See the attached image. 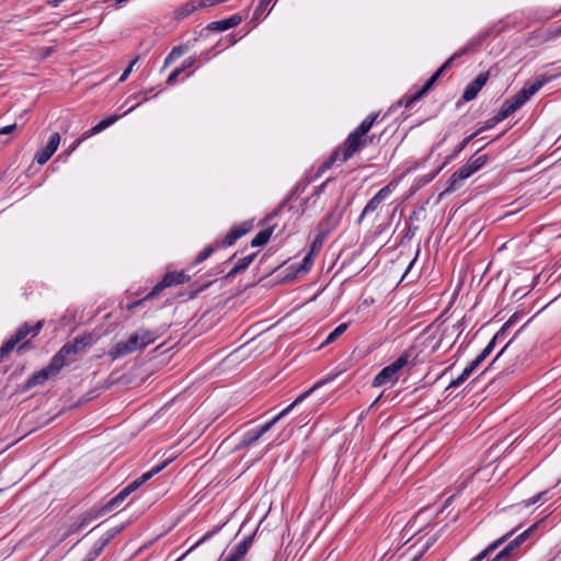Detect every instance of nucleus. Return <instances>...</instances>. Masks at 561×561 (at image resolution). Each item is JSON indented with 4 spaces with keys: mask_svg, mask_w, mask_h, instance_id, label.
Returning a JSON list of instances; mask_svg holds the SVG:
<instances>
[{
    "mask_svg": "<svg viewBox=\"0 0 561 561\" xmlns=\"http://www.w3.org/2000/svg\"><path fill=\"white\" fill-rule=\"evenodd\" d=\"M150 298H146V296L141 299H138V300H135V301H131L129 304H127L126 308L128 310H133L139 306H141L146 300H149Z\"/></svg>",
    "mask_w": 561,
    "mask_h": 561,
    "instance_id": "nucleus-47",
    "label": "nucleus"
},
{
    "mask_svg": "<svg viewBox=\"0 0 561 561\" xmlns=\"http://www.w3.org/2000/svg\"><path fill=\"white\" fill-rule=\"evenodd\" d=\"M474 137L477 136L474 134H471L463 138L462 141L456 147L453 154L448 158V160L457 157Z\"/></svg>",
    "mask_w": 561,
    "mask_h": 561,
    "instance_id": "nucleus-39",
    "label": "nucleus"
},
{
    "mask_svg": "<svg viewBox=\"0 0 561 561\" xmlns=\"http://www.w3.org/2000/svg\"><path fill=\"white\" fill-rule=\"evenodd\" d=\"M399 375H396L389 366L382 368L374 378L373 385L380 387L386 383H393L398 380Z\"/></svg>",
    "mask_w": 561,
    "mask_h": 561,
    "instance_id": "nucleus-26",
    "label": "nucleus"
},
{
    "mask_svg": "<svg viewBox=\"0 0 561 561\" xmlns=\"http://www.w3.org/2000/svg\"><path fill=\"white\" fill-rule=\"evenodd\" d=\"M416 357V353H415V350L414 347H410L408 348L407 351H404L399 358H397L393 363H391L390 365H388L390 367V369L396 374V375H399V371L408 366V365H411V366H414V363L413 360L415 359Z\"/></svg>",
    "mask_w": 561,
    "mask_h": 561,
    "instance_id": "nucleus-21",
    "label": "nucleus"
},
{
    "mask_svg": "<svg viewBox=\"0 0 561 561\" xmlns=\"http://www.w3.org/2000/svg\"><path fill=\"white\" fill-rule=\"evenodd\" d=\"M89 137V135L84 134L82 137L78 138L72 145L71 147L65 151L66 154H71V152L84 140Z\"/></svg>",
    "mask_w": 561,
    "mask_h": 561,
    "instance_id": "nucleus-45",
    "label": "nucleus"
},
{
    "mask_svg": "<svg viewBox=\"0 0 561 561\" xmlns=\"http://www.w3.org/2000/svg\"><path fill=\"white\" fill-rule=\"evenodd\" d=\"M16 129V124L8 125L0 128V135H8Z\"/></svg>",
    "mask_w": 561,
    "mask_h": 561,
    "instance_id": "nucleus-48",
    "label": "nucleus"
},
{
    "mask_svg": "<svg viewBox=\"0 0 561 561\" xmlns=\"http://www.w3.org/2000/svg\"><path fill=\"white\" fill-rule=\"evenodd\" d=\"M68 358H65V355L60 352V350L53 356L49 364L47 365L48 370H50L55 376L59 374L62 367L68 363Z\"/></svg>",
    "mask_w": 561,
    "mask_h": 561,
    "instance_id": "nucleus-27",
    "label": "nucleus"
},
{
    "mask_svg": "<svg viewBox=\"0 0 561 561\" xmlns=\"http://www.w3.org/2000/svg\"><path fill=\"white\" fill-rule=\"evenodd\" d=\"M321 386V382L316 383L312 388L309 390L302 392L300 396H298L293 403H290L286 409L280 411L276 416H274L270 422L265 423L264 425L257 426L255 428H251L243 434L241 445L242 446H250L257 442L266 432H268L280 419H283L285 415H287L295 405L302 402L309 394Z\"/></svg>",
    "mask_w": 561,
    "mask_h": 561,
    "instance_id": "nucleus-4",
    "label": "nucleus"
},
{
    "mask_svg": "<svg viewBox=\"0 0 561 561\" xmlns=\"http://www.w3.org/2000/svg\"><path fill=\"white\" fill-rule=\"evenodd\" d=\"M342 216H343V210L342 209H339V208H333L332 210H330L327 216L321 219V221L319 222V231H320V236L319 237H325L328 233H330L333 229H335L341 219H342Z\"/></svg>",
    "mask_w": 561,
    "mask_h": 561,
    "instance_id": "nucleus-16",
    "label": "nucleus"
},
{
    "mask_svg": "<svg viewBox=\"0 0 561 561\" xmlns=\"http://www.w3.org/2000/svg\"><path fill=\"white\" fill-rule=\"evenodd\" d=\"M60 144V135L59 133H53L49 136V139L44 148L38 150L34 157V161H36L38 164L43 165L45 164L51 156L56 152L58 149V146Z\"/></svg>",
    "mask_w": 561,
    "mask_h": 561,
    "instance_id": "nucleus-14",
    "label": "nucleus"
},
{
    "mask_svg": "<svg viewBox=\"0 0 561 561\" xmlns=\"http://www.w3.org/2000/svg\"><path fill=\"white\" fill-rule=\"evenodd\" d=\"M204 1L207 3V7L214 5L217 2H219V0H204Z\"/></svg>",
    "mask_w": 561,
    "mask_h": 561,
    "instance_id": "nucleus-52",
    "label": "nucleus"
},
{
    "mask_svg": "<svg viewBox=\"0 0 561 561\" xmlns=\"http://www.w3.org/2000/svg\"><path fill=\"white\" fill-rule=\"evenodd\" d=\"M519 317L520 316L517 312H515L514 314L511 316V318L505 322V324L501 328V330L494 335V336L500 335V339L497 341L502 340L506 329L508 327H512L513 324H515L518 321Z\"/></svg>",
    "mask_w": 561,
    "mask_h": 561,
    "instance_id": "nucleus-38",
    "label": "nucleus"
},
{
    "mask_svg": "<svg viewBox=\"0 0 561 561\" xmlns=\"http://www.w3.org/2000/svg\"><path fill=\"white\" fill-rule=\"evenodd\" d=\"M182 73V69L176 68L174 69L168 77L167 83L169 85H173L178 81V77Z\"/></svg>",
    "mask_w": 561,
    "mask_h": 561,
    "instance_id": "nucleus-42",
    "label": "nucleus"
},
{
    "mask_svg": "<svg viewBox=\"0 0 561 561\" xmlns=\"http://www.w3.org/2000/svg\"><path fill=\"white\" fill-rule=\"evenodd\" d=\"M348 328L347 323H341L337 325L324 340V342L321 344V346L328 345L333 343L335 340H337Z\"/></svg>",
    "mask_w": 561,
    "mask_h": 561,
    "instance_id": "nucleus-36",
    "label": "nucleus"
},
{
    "mask_svg": "<svg viewBox=\"0 0 561 561\" xmlns=\"http://www.w3.org/2000/svg\"><path fill=\"white\" fill-rule=\"evenodd\" d=\"M42 328L43 321H37L34 324L24 322L20 325L15 333L0 347V360H3L19 343L21 344L18 346V352L25 350L30 345V341H24V339L27 335L37 336Z\"/></svg>",
    "mask_w": 561,
    "mask_h": 561,
    "instance_id": "nucleus-6",
    "label": "nucleus"
},
{
    "mask_svg": "<svg viewBox=\"0 0 561 561\" xmlns=\"http://www.w3.org/2000/svg\"><path fill=\"white\" fill-rule=\"evenodd\" d=\"M140 348L136 333H133L126 341L117 342L108 352L114 359L124 357Z\"/></svg>",
    "mask_w": 561,
    "mask_h": 561,
    "instance_id": "nucleus-12",
    "label": "nucleus"
},
{
    "mask_svg": "<svg viewBox=\"0 0 561 561\" xmlns=\"http://www.w3.org/2000/svg\"><path fill=\"white\" fill-rule=\"evenodd\" d=\"M253 542V536H248L238 542L226 556H221L218 561H241L248 553Z\"/></svg>",
    "mask_w": 561,
    "mask_h": 561,
    "instance_id": "nucleus-15",
    "label": "nucleus"
},
{
    "mask_svg": "<svg viewBox=\"0 0 561 561\" xmlns=\"http://www.w3.org/2000/svg\"><path fill=\"white\" fill-rule=\"evenodd\" d=\"M561 36V25L554 28L534 31L528 35L527 43L535 46L537 43H547Z\"/></svg>",
    "mask_w": 561,
    "mask_h": 561,
    "instance_id": "nucleus-17",
    "label": "nucleus"
},
{
    "mask_svg": "<svg viewBox=\"0 0 561 561\" xmlns=\"http://www.w3.org/2000/svg\"><path fill=\"white\" fill-rule=\"evenodd\" d=\"M217 249H219V244L215 243L206 247L199 254L196 256L194 263L199 264L207 260Z\"/></svg>",
    "mask_w": 561,
    "mask_h": 561,
    "instance_id": "nucleus-37",
    "label": "nucleus"
},
{
    "mask_svg": "<svg viewBox=\"0 0 561 561\" xmlns=\"http://www.w3.org/2000/svg\"><path fill=\"white\" fill-rule=\"evenodd\" d=\"M278 210L270 214L266 218H265V221L266 222H270L276 215H277Z\"/></svg>",
    "mask_w": 561,
    "mask_h": 561,
    "instance_id": "nucleus-51",
    "label": "nucleus"
},
{
    "mask_svg": "<svg viewBox=\"0 0 561 561\" xmlns=\"http://www.w3.org/2000/svg\"><path fill=\"white\" fill-rule=\"evenodd\" d=\"M131 112V108H128L127 111H125V114H128Z\"/></svg>",
    "mask_w": 561,
    "mask_h": 561,
    "instance_id": "nucleus-56",
    "label": "nucleus"
},
{
    "mask_svg": "<svg viewBox=\"0 0 561 561\" xmlns=\"http://www.w3.org/2000/svg\"><path fill=\"white\" fill-rule=\"evenodd\" d=\"M545 493L546 492H539L536 495H534V496H531V497H529L527 500H524L523 501L524 506L525 507H529L530 505L536 504L538 501L541 500V497L543 496Z\"/></svg>",
    "mask_w": 561,
    "mask_h": 561,
    "instance_id": "nucleus-41",
    "label": "nucleus"
},
{
    "mask_svg": "<svg viewBox=\"0 0 561 561\" xmlns=\"http://www.w3.org/2000/svg\"><path fill=\"white\" fill-rule=\"evenodd\" d=\"M499 339L500 335L493 336L484 350L462 370V373L456 379L450 381L447 389L457 388L462 385L480 366V364L492 353Z\"/></svg>",
    "mask_w": 561,
    "mask_h": 561,
    "instance_id": "nucleus-8",
    "label": "nucleus"
},
{
    "mask_svg": "<svg viewBox=\"0 0 561 561\" xmlns=\"http://www.w3.org/2000/svg\"><path fill=\"white\" fill-rule=\"evenodd\" d=\"M515 529H512L511 531L506 533L499 539L492 541L485 549H483L479 554L473 557L470 561H482L486 557H489L493 551H495L501 545L506 542L508 538L515 533Z\"/></svg>",
    "mask_w": 561,
    "mask_h": 561,
    "instance_id": "nucleus-23",
    "label": "nucleus"
},
{
    "mask_svg": "<svg viewBox=\"0 0 561 561\" xmlns=\"http://www.w3.org/2000/svg\"><path fill=\"white\" fill-rule=\"evenodd\" d=\"M511 342H512V340H511V341H508V342L504 345V347H503V348L500 351V353L496 355V358H499V357H500V356L505 352V350L510 346Z\"/></svg>",
    "mask_w": 561,
    "mask_h": 561,
    "instance_id": "nucleus-50",
    "label": "nucleus"
},
{
    "mask_svg": "<svg viewBox=\"0 0 561 561\" xmlns=\"http://www.w3.org/2000/svg\"><path fill=\"white\" fill-rule=\"evenodd\" d=\"M254 257H255V254L253 253V254H249V255L238 260V262L231 268V271L228 273L227 276L231 277V276H234V275L245 271L249 267V265L253 262Z\"/></svg>",
    "mask_w": 561,
    "mask_h": 561,
    "instance_id": "nucleus-28",
    "label": "nucleus"
},
{
    "mask_svg": "<svg viewBox=\"0 0 561 561\" xmlns=\"http://www.w3.org/2000/svg\"><path fill=\"white\" fill-rule=\"evenodd\" d=\"M473 174V171L466 163L457 171H455L446 182V188L444 193H453L462 186V182L469 179Z\"/></svg>",
    "mask_w": 561,
    "mask_h": 561,
    "instance_id": "nucleus-13",
    "label": "nucleus"
},
{
    "mask_svg": "<svg viewBox=\"0 0 561 561\" xmlns=\"http://www.w3.org/2000/svg\"><path fill=\"white\" fill-rule=\"evenodd\" d=\"M102 515H104V513H101V508L98 511L91 510V511L85 512L78 518V522L70 525L66 535L68 536V535H71V534H75V533L81 530L82 528L88 526L92 520H94L95 518H98Z\"/></svg>",
    "mask_w": 561,
    "mask_h": 561,
    "instance_id": "nucleus-19",
    "label": "nucleus"
},
{
    "mask_svg": "<svg viewBox=\"0 0 561 561\" xmlns=\"http://www.w3.org/2000/svg\"><path fill=\"white\" fill-rule=\"evenodd\" d=\"M128 0H116V4L117 5H122L124 4L125 2H127Z\"/></svg>",
    "mask_w": 561,
    "mask_h": 561,
    "instance_id": "nucleus-54",
    "label": "nucleus"
},
{
    "mask_svg": "<svg viewBox=\"0 0 561 561\" xmlns=\"http://www.w3.org/2000/svg\"><path fill=\"white\" fill-rule=\"evenodd\" d=\"M313 265V255L312 251H309L302 261L296 266V273L297 274H306L308 273Z\"/></svg>",
    "mask_w": 561,
    "mask_h": 561,
    "instance_id": "nucleus-34",
    "label": "nucleus"
},
{
    "mask_svg": "<svg viewBox=\"0 0 561 561\" xmlns=\"http://www.w3.org/2000/svg\"><path fill=\"white\" fill-rule=\"evenodd\" d=\"M318 241H319V242H321V240H319V237L317 238V240H316V241L312 243V245H311V250H310V251H312V255H313V256H314V253H316V251H317V242H318Z\"/></svg>",
    "mask_w": 561,
    "mask_h": 561,
    "instance_id": "nucleus-49",
    "label": "nucleus"
},
{
    "mask_svg": "<svg viewBox=\"0 0 561 561\" xmlns=\"http://www.w3.org/2000/svg\"><path fill=\"white\" fill-rule=\"evenodd\" d=\"M55 375L48 370V367H44L43 369L34 373L25 382V388L31 389L33 387L44 385L50 377Z\"/></svg>",
    "mask_w": 561,
    "mask_h": 561,
    "instance_id": "nucleus-24",
    "label": "nucleus"
},
{
    "mask_svg": "<svg viewBox=\"0 0 561 561\" xmlns=\"http://www.w3.org/2000/svg\"><path fill=\"white\" fill-rule=\"evenodd\" d=\"M131 112V108H128L127 111H125V114H128Z\"/></svg>",
    "mask_w": 561,
    "mask_h": 561,
    "instance_id": "nucleus-57",
    "label": "nucleus"
},
{
    "mask_svg": "<svg viewBox=\"0 0 561 561\" xmlns=\"http://www.w3.org/2000/svg\"><path fill=\"white\" fill-rule=\"evenodd\" d=\"M398 186V181L392 180L387 185L381 187L365 205L360 215L357 218V224L360 225L364 218L370 214L378 211L381 208L382 203H385L391 194L396 191Z\"/></svg>",
    "mask_w": 561,
    "mask_h": 561,
    "instance_id": "nucleus-7",
    "label": "nucleus"
},
{
    "mask_svg": "<svg viewBox=\"0 0 561 561\" xmlns=\"http://www.w3.org/2000/svg\"><path fill=\"white\" fill-rule=\"evenodd\" d=\"M417 230H419L417 226L409 225L407 228V231L404 233V238H407L408 240H411L415 236Z\"/></svg>",
    "mask_w": 561,
    "mask_h": 561,
    "instance_id": "nucleus-46",
    "label": "nucleus"
},
{
    "mask_svg": "<svg viewBox=\"0 0 561 561\" xmlns=\"http://www.w3.org/2000/svg\"><path fill=\"white\" fill-rule=\"evenodd\" d=\"M136 62H137V58H136V59H134V60L129 64V66L124 70V72L121 75V77H119V79H118V81H119V82H124V81L128 78V76H129V73L131 72V69H133V67H134V65H135Z\"/></svg>",
    "mask_w": 561,
    "mask_h": 561,
    "instance_id": "nucleus-44",
    "label": "nucleus"
},
{
    "mask_svg": "<svg viewBox=\"0 0 561 561\" xmlns=\"http://www.w3.org/2000/svg\"><path fill=\"white\" fill-rule=\"evenodd\" d=\"M250 231V227L247 224H243L242 226H237L231 228L228 233L225 236V238L220 242H216L219 244V248H226L231 247L236 243L238 239L243 237L245 233Z\"/></svg>",
    "mask_w": 561,
    "mask_h": 561,
    "instance_id": "nucleus-20",
    "label": "nucleus"
},
{
    "mask_svg": "<svg viewBox=\"0 0 561 561\" xmlns=\"http://www.w3.org/2000/svg\"><path fill=\"white\" fill-rule=\"evenodd\" d=\"M379 115V112L369 114L352 133L348 134L344 142L330 154L328 160L321 165L320 170L324 171L330 169L335 161L346 162L368 144H371L374 136H368V133L378 122Z\"/></svg>",
    "mask_w": 561,
    "mask_h": 561,
    "instance_id": "nucleus-1",
    "label": "nucleus"
},
{
    "mask_svg": "<svg viewBox=\"0 0 561 561\" xmlns=\"http://www.w3.org/2000/svg\"><path fill=\"white\" fill-rule=\"evenodd\" d=\"M489 71L481 72L477 76L474 80H472L465 89L462 94V100L465 102L472 101L477 98L478 93L485 85L489 80Z\"/></svg>",
    "mask_w": 561,
    "mask_h": 561,
    "instance_id": "nucleus-18",
    "label": "nucleus"
},
{
    "mask_svg": "<svg viewBox=\"0 0 561 561\" xmlns=\"http://www.w3.org/2000/svg\"><path fill=\"white\" fill-rule=\"evenodd\" d=\"M241 18L238 14H233L229 16L228 19H224L220 21L211 22L207 25V30L209 31H216V32H222L227 31L229 28L236 27L241 23Z\"/></svg>",
    "mask_w": 561,
    "mask_h": 561,
    "instance_id": "nucleus-22",
    "label": "nucleus"
},
{
    "mask_svg": "<svg viewBox=\"0 0 561 561\" xmlns=\"http://www.w3.org/2000/svg\"><path fill=\"white\" fill-rule=\"evenodd\" d=\"M488 162V156L486 154H481V156H473L471 157L467 164L470 167V169L473 171V173L478 172L479 170H481L485 163Z\"/></svg>",
    "mask_w": 561,
    "mask_h": 561,
    "instance_id": "nucleus-35",
    "label": "nucleus"
},
{
    "mask_svg": "<svg viewBox=\"0 0 561 561\" xmlns=\"http://www.w3.org/2000/svg\"><path fill=\"white\" fill-rule=\"evenodd\" d=\"M131 112V108H128L127 111H125V114H128Z\"/></svg>",
    "mask_w": 561,
    "mask_h": 561,
    "instance_id": "nucleus-55",
    "label": "nucleus"
},
{
    "mask_svg": "<svg viewBox=\"0 0 561 561\" xmlns=\"http://www.w3.org/2000/svg\"><path fill=\"white\" fill-rule=\"evenodd\" d=\"M190 280V277L183 272H169L156 286L146 295V298L158 296L164 288L181 285Z\"/></svg>",
    "mask_w": 561,
    "mask_h": 561,
    "instance_id": "nucleus-10",
    "label": "nucleus"
},
{
    "mask_svg": "<svg viewBox=\"0 0 561 561\" xmlns=\"http://www.w3.org/2000/svg\"><path fill=\"white\" fill-rule=\"evenodd\" d=\"M560 12H561V9H560L559 11H557V12L553 14V16H554V15H558Z\"/></svg>",
    "mask_w": 561,
    "mask_h": 561,
    "instance_id": "nucleus-58",
    "label": "nucleus"
},
{
    "mask_svg": "<svg viewBox=\"0 0 561 561\" xmlns=\"http://www.w3.org/2000/svg\"><path fill=\"white\" fill-rule=\"evenodd\" d=\"M117 530H114L112 534H108L106 537L100 538L89 552L90 559L98 557L103 548L110 542V540L115 536Z\"/></svg>",
    "mask_w": 561,
    "mask_h": 561,
    "instance_id": "nucleus-32",
    "label": "nucleus"
},
{
    "mask_svg": "<svg viewBox=\"0 0 561 561\" xmlns=\"http://www.w3.org/2000/svg\"><path fill=\"white\" fill-rule=\"evenodd\" d=\"M415 261H416V256H415V257L411 261V263L409 264V266H408V270H407L405 274L410 271V268H411V267H412V265L415 263Z\"/></svg>",
    "mask_w": 561,
    "mask_h": 561,
    "instance_id": "nucleus-53",
    "label": "nucleus"
},
{
    "mask_svg": "<svg viewBox=\"0 0 561 561\" xmlns=\"http://www.w3.org/2000/svg\"><path fill=\"white\" fill-rule=\"evenodd\" d=\"M272 0H261L257 8L254 11V18H259L264 13Z\"/></svg>",
    "mask_w": 561,
    "mask_h": 561,
    "instance_id": "nucleus-40",
    "label": "nucleus"
},
{
    "mask_svg": "<svg viewBox=\"0 0 561 561\" xmlns=\"http://www.w3.org/2000/svg\"><path fill=\"white\" fill-rule=\"evenodd\" d=\"M197 61V58L195 56H191L188 58H186L182 66L179 67L180 69H182V72L191 67H193L195 65V62Z\"/></svg>",
    "mask_w": 561,
    "mask_h": 561,
    "instance_id": "nucleus-43",
    "label": "nucleus"
},
{
    "mask_svg": "<svg viewBox=\"0 0 561 561\" xmlns=\"http://www.w3.org/2000/svg\"><path fill=\"white\" fill-rule=\"evenodd\" d=\"M275 226H268L265 229L261 230L251 241L252 247H261L268 242Z\"/></svg>",
    "mask_w": 561,
    "mask_h": 561,
    "instance_id": "nucleus-29",
    "label": "nucleus"
},
{
    "mask_svg": "<svg viewBox=\"0 0 561 561\" xmlns=\"http://www.w3.org/2000/svg\"><path fill=\"white\" fill-rule=\"evenodd\" d=\"M118 118H119L118 115H112V116L106 117L105 119H102L95 126H93L87 133V135H89V137H90L91 135H95V134H99V133L103 131L104 129H106L107 127L113 125Z\"/></svg>",
    "mask_w": 561,
    "mask_h": 561,
    "instance_id": "nucleus-31",
    "label": "nucleus"
},
{
    "mask_svg": "<svg viewBox=\"0 0 561 561\" xmlns=\"http://www.w3.org/2000/svg\"><path fill=\"white\" fill-rule=\"evenodd\" d=\"M472 45H467L466 47L457 50L455 54H453L432 76L431 78L425 82V84L415 93L413 94H405L399 102V106H404L405 108L411 107L415 102H417L420 99H422L434 85V83L437 81V79L451 67L453 62L467 54L471 49Z\"/></svg>",
    "mask_w": 561,
    "mask_h": 561,
    "instance_id": "nucleus-3",
    "label": "nucleus"
},
{
    "mask_svg": "<svg viewBox=\"0 0 561 561\" xmlns=\"http://www.w3.org/2000/svg\"><path fill=\"white\" fill-rule=\"evenodd\" d=\"M94 342V337L91 333H85L73 339L72 342H68L60 347V352L72 362L77 354L84 351Z\"/></svg>",
    "mask_w": 561,
    "mask_h": 561,
    "instance_id": "nucleus-9",
    "label": "nucleus"
},
{
    "mask_svg": "<svg viewBox=\"0 0 561 561\" xmlns=\"http://www.w3.org/2000/svg\"><path fill=\"white\" fill-rule=\"evenodd\" d=\"M543 84L545 80H536L533 83H526L515 95L506 99L497 113L492 118L488 119L484 125L478 128L473 134L478 136L506 119L520 108L535 93H537Z\"/></svg>",
    "mask_w": 561,
    "mask_h": 561,
    "instance_id": "nucleus-2",
    "label": "nucleus"
},
{
    "mask_svg": "<svg viewBox=\"0 0 561 561\" xmlns=\"http://www.w3.org/2000/svg\"><path fill=\"white\" fill-rule=\"evenodd\" d=\"M537 528V524L531 525L529 528L520 533L513 540L508 541L507 545L502 549L506 554L513 560L516 561L520 556V547L529 538V536Z\"/></svg>",
    "mask_w": 561,
    "mask_h": 561,
    "instance_id": "nucleus-11",
    "label": "nucleus"
},
{
    "mask_svg": "<svg viewBox=\"0 0 561 561\" xmlns=\"http://www.w3.org/2000/svg\"><path fill=\"white\" fill-rule=\"evenodd\" d=\"M172 459L164 460L161 465L153 467L151 470L145 472L139 478L130 482L123 490H121L113 499H111L105 505L101 507V513H108L118 506L139 486L150 480L153 476L159 473L162 469H164Z\"/></svg>",
    "mask_w": 561,
    "mask_h": 561,
    "instance_id": "nucleus-5",
    "label": "nucleus"
},
{
    "mask_svg": "<svg viewBox=\"0 0 561 561\" xmlns=\"http://www.w3.org/2000/svg\"><path fill=\"white\" fill-rule=\"evenodd\" d=\"M187 51V46L179 45L172 48L164 60V67H168L171 62L182 57Z\"/></svg>",
    "mask_w": 561,
    "mask_h": 561,
    "instance_id": "nucleus-33",
    "label": "nucleus"
},
{
    "mask_svg": "<svg viewBox=\"0 0 561 561\" xmlns=\"http://www.w3.org/2000/svg\"><path fill=\"white\" fill-rule=\"evenodd\" d=\"M135 333L137 335L138 343L140 344L141 350L152 344L157 340V336L150 330L140 329Z\"/></svg>",
    "mask_w": 561,
    "mask_h": 561,
    "instance_id": "nucleus-30",
    "label": "nucleus"
},
{
    "mask_svg": "<svg viewBox=\"0 0 561 561\" xmlns=\"http://www.w3.org/2000/svg\"><path fill=\"white\" fill-rule=\"evenodd\" d=\"M207 3L205 1H188L181 7H179L175 11L176 19H184L195 12L197 9L206 8Z\"/></svg>",
    "mask_w": 561,
    "mask_h": 561,
    "instance_id": "nucleus-25",
    "label": "nucleus"
}]
</instances>
